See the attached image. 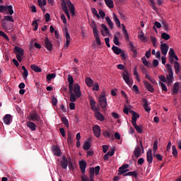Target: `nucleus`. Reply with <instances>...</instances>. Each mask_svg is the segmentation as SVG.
<instances>
[{
  "label": "nucleus",
  "mask_w": 181,
  "mask_h": 181,
  "mask_svg": "<svg viewBox=\"0 0 181 181\" xmlns=\"http://www.w3.org/2000/svg\"><path fill=\"white\" fill-rule=\"evenodd\" d=\"M68 82L69 83V90L70 95V101L71 103L76 102L77 98H80L81 97V90L80 88V85L78 83H74V79H73V76L70 74L68 75ZM73 84H74L73 86Z\"/></svg>",
  "instance_id": "f257e3e1"
},
{
  "label": "nucleus",
  "mask_w": 181,
  "mask_h": 181,
  "mask_svg": "<svg viewBox=\"0 0 181 181\" xmlns=\"http://www.w3.org/2000/svg\"><path fill=\"white\" fill-rule=\"evenodd\" d=\"M92 23L91 28H93V36L95 38L97 45L101 46V40L100 39V36H98V28H97L95 21H92Z\"/></svg>",
  "instance_id": "f03ea898"
},
{
  "label": "nucleus",
  "mask_w": 181,
  "mask_h": 181,
  "mask_svg": "<svg viewBox=\"0 0 181 181\" xmlns=\"http://www.w3.org/2000/svg\"><path fill=\"white\" fill-rule=\"evenodd\" d=\"M165 67L167 69V72L168 73V75L167 76V83L172 84V83H173V69H172V66L169 64H166Z\"/></svg>",
  "instance_id": "7ed1b4c3"
},
{
  "label": "nucleus",
  "mask_w": 181,
  "mask_h": 181,
  "mask_svg": "<svg viewBox=\"0 0 181 181\" xmlns=\"http://www.w3.org/2000/svg\"><path fill=\"white\" fill-rule=\"evenodd\" d=\"M122 77L125 83L129 85V87H132V82L129 80V73L127 70H125L124 72L122 74Z\"/></svg>",
  "instance_id": "20e7f679"
},
{
  "label": "nucleus",
  "mask_w": 181,
  "mask_h": 181,
  "mask_svg": "<svg viewBox=\"0 0 181 181\" xmlns=\"http://www.w3.org/2000/svg\"><path fill=\"white\" fill-rule=\"evenodd\" d=\"M98 102L100 103V105L101 108H105L107 107V97L105 95H100L98 98Z\"/></svg>",
  "instance_id": "39448f33"
},
{
  "label": "nucleus",
  "mask_w": 181,
  "mask_h": 181,
  "mask_svg": "<svg viewBox=\"0 0 181 181\" xmlns=\"http://www.w3.org/2000/svg\"><path fill=\"white\" fill-rule=\"evenodd\" d=\"M59 163L63 169H67V167L69 166V160H67V157H66L65 155L62 156Z\"/></svg>",
  "instance_id": "423d86ee"
},
{
  "label": "nucleus",
  "mask_w": 181,
  "mask_h": 181,
  "mask_svg": "<svg viewBox=\"0 0 181 181\" xmlns=\"http://www.w3.org/2000/svg\"><path fill=\"white\" fill-rule=\"evenodd\" d=\"M44 46L48 50V52H52L53 50V44H52V41L49 40V37H46L44 42Z\"/></svg>",
  "instance_id": "0eeeda50"
},
{
  "label": "nucleus",
  "mask_w": 181,
  "mask_h": 181,
  "mask_svg": "<svg viewBox=\"0 0 181 181\" xmlns=\"http://www.w3.org/2000/svg\"><path fill=\"white\" fill-rule=\"evenodd\" d=\"M93 131L94 133L95 136H96V138H100V136H101V128L100 127V126L98 125H95L93 127Z\"/></svg>",
  "instance_id": "6e6552de"
},
{
  "label": "nucleus",
  "mask_w": 181,
  "mask_h": 181,
  "mask_svg": "<svg viewBox=\"0 0 181 181\" xmlns=\"http://www.w3.org/2000/svg\"><path fill=\"white\" fill-rule=\"evenodd\" d=\"M160 50H161L162 54H163L164 56H166V54H168V52L169 50V45H167L166 43H162V42H161Z\"/></svg>",
  "instance_id": "1a4fd4ad"
},
{
  "label": "nucleus",
  "mask_w": 181,
  "mask_h": 181,
  "mask_svg": "<svg viewBox=\"0 0 181 181\" xmlns=\"http://www.w3.org/2000/svg\"><path fill=\"white\" fill-rule=\"evenodd\" d=\"M79 168L81 169V172L83 175H86V168H87V163L82 160L79 161Z\"/></svg>",
  "instance_id": "9d476101"
},
{
  "label": "nucleus",
  "mask_w": 181,
  "mask_h": 181,
  "mask_svg": "<svg viewBox=\"0 0 181 181\" xmlns=\"http://www.w3.org/2000/svg\"><path fill=\"white\" fill-rule=\"evenodd\" d=\"M146 160L148 165L153 162V157L152 156V149L149 148L146 152Z\"/></svg>",
  "instance_id": "9b49d317"
},
{
  "label": "nucleus",
  "mask_w": 181,
  "mask_h": 181,
  "mask_svg": "<svg viewBox=\"0 0 181 181\" xmlns=\"http://www.w3.org/2000/svg\"><path fill=\"white\" fill-rule=\"evenodd\" d=\"M144 84L145 86L146 90L147 91H150V93H153L155 91V88H153V86H152L148 81H144Z\"/></svg>",
  "instance_id": "f8f14e48"
},
{
  "label": "nucleus",
  "mask_w": 181,
  "mask_h": 181,
  "mask_svg": "<svg viewBox=\"0 0 181 181\" xmlns=\"http://www.w3.org/2000/svg\"><path fill=\"white\" fill-rule=\"evenodd\" d=\"M13 53L16 54V56H23L25 54V51L21 47L16 46L14 47Z\"/></svg>",
  "instance_id": "ddd939ff"
},
{
  "label": "nucleus",
  "mask_w": 181,
  "mask_h": 181,
  "mask_svg": "<svg viewBox=\"0 0 181 181\" xmlns=\"http://www.w3.org/2000/svg\"><path fill=\"white\" fill-rule=\"evenodd\" d=\"M3 120L6 125H11V124H12V115L9 114L6 115Z\"/></svg>",
  "instance_id": "4468645a"
},
{
  "label": "nucleus",
  "mask_w": 181,
  "mask_h": 181,
  "mask_svg": "<svg viewBox=\"0 0 181 181\" xmlns=\"http://www.w3.org/2000/svg\"><path fill=\"white\" fill-rule=\"evenodd\" d=\"M29 118L31 119V121H40V116L34 112L30 113Z\"/></svg>",
  "instance_id": "2eb2a0df"
},
{
  "label": "nucleus",
  "mask_w": 181,
  "mask_h": 181,
  "mask_svg": "<svg viewBox=\"0 0 181 181\" xmlns=\"http://www.w3.org/2000/svg\"><path fill=\"white\" fill-rule=\"evenodd\" d=\"M142 104L146 112H149V111H151V107H149L148 100L146 98L142 99Z\"/></svg>",
  "instance_id": "dca6fc26"
},
{
  "label": "nucleus",
  "mask_w": 181,
  "mask_h": 181,
  "mask_svg": "<svg viewBox=\"0 0 181 181\" xmlns=\"http://www.w3.org/2000/svg\"><path fill=\"white\" fill-rule=\"evenodd\" d=\"M89 104L90 105V108L92 110V111H97L98 109V107L95 106V100L94 99H93L91 97L89 98Z\"/></svg>",
  "instance_id": "f3484780"
},
{
  "label": "nucleus",
  "mask_w": 181,
  "mask_h": 181,
  "mask_svg": "<svg viewBox=\"0 0 181 181\" xmlns=\"http://www.w3.org/2000/svg\"><path fill=\"white\" fill-rule=\"evenodd\" d=\"M95 116L96 117L97 119H98V121H104L105 119V117H104V115H103V114H101V112H100V111L98 110H95Z\"/></svg>",
  "instance_id": "a211bd4d"
},
{
  "label": "nucleus",
  "mask_w": 181,
  "mask_h": 181,
  "mask_svg": "<svg viewBox=\"0 0 181 181\" xmlns=\"http://www.w3.org/2000/svg\"><path fill=\"white\" fill-rule=\"evenodd\" d=\"M174 69L175 71V74H180L181 67H180V63H179L177 61H175L174 62Z\"/></svg>",
  "instance_id": "6ab92c4d"
},
{
  "label": "nucleus",
  "mask_w": 181,
  "mask_h": 181,
  "mask_svg": "<svg viewBox=\"0 0 181 181\" xmlns=\"http://www.w3.org/2000/svg\"><path fill=\"white\" fill-rule=\"evenodd\" d=\"M65 37H66V43L64 45L65 47H69V45H70V34L67 31V29L65 30Z\"/></svg>",
  "instance_id": "aec40b11"
},
{
  "label": "nucleus",
  "mask_w": 181,
  "mask_h": 181,
  "mask_svg": "<svg viewBox=\"0 0 181 181\" xmlns=\"http://www.w3.org/2000/svg\"><path fill=\"white\" fill-rule=\"evenodd\" d=\"M135 158H139L142 154L141 153V146H137L134 151Z\"/></svg>",
  "instance_id": "412c9836"
},
{
  "label": "nucleus",
  "mask_w": 181,
  "mask_h": 181,
  "mask_svg": "<svg viewBox=\"0 0 181 181\" xmlns=\"http://www.w3.org/2000/svg\"><path fill=\"white\" fill-rule=\"evenodd\" d=\"M26 125L30 129V131H36L37 126L34 122H27Z\"/></svg>",
  "instance_id": "4be33fe9"
},
{
  "label": "nucleus",
  "mask_w": 181,
  "mask_h": 181,
  "mask_svg": "<svg viewBox=\"0 0 181 181\" xmlns=\"http://www.w3.org/2000/svg\"><path fill=\"white\" fill-rule=\"evenodd\" d=\"M85 83L88 87H93V86H94V81H93L90 77L86 78Z\"/></svg>",
  "instance_id": "5701e85b"
},
{
  "label": "nucleus",
  "mask_w": 181,
  "mask_h": 181,
  "mask_svg": "<svg viewBox=\"0 0 181 181\" xmlns=\"http://www.w3.org/2000/svg\"><path fill=\"white\" fill-rule=\"evenodd\" d=\"M179 82H176L173 85L172 94H177L179 93Z\"/></svg>",
  "instance_id": "b1692460"
},
{
  "label": "nucleus",
  "mask_w": 181,
  "mask_h": 181,
  "mask_svg": "<svg viewBox=\"0 0 181 181\" xmlns=\"http://www.w3.org/2000/svg\"><path fill=\"white\" fill-rule=\"evenodd\" d=\"M112 50L115 54H121V53L123 52L122 49L118 47H116L115 45L112 47Z\"/></svg>",
  "instance_id": "393cba45"
},
{
  "label": "nucleus",
  "mask_w": 181,
  "mask_h": 181,
  "mask_svg": "<svg viewBox=\"0 0 181 181\" xmlns=\"http://www.w3.org/2000/svg\"><path fill=\"white\" fill-rule=\"evenodd\" d=\"M52 152L54 153V155H55L56 156H62V150H60V148L59 147H54L52 149Z\"/></svg>",
  "instance_id": "a878e982"
},
{
  "label": "nucleus",
  "mask_w": 181,
  "mask_h": 181,
  "mask_svg": "<svg viewBox=\"0 0 181 181\" xmlns=\"http://www.w3.org/2000/svg\"><path fill=\"white\" fill-rule=\"evenodd\" d=\"M68 138H67V143L68 145H71L73 144V138H74V135L71 134V132H68Z\"/></svg>",
  "instance_id": "bb28decb"
},
{
  "label": "nucleus",
  "mask_w": 181,
  "mask_h": 181,
  "mask_svg": "<svg viewBox=\"0 0 181 181\" xmlns=\"http://www.w3.org/2000/svg\"><path fill=\"white\" fill-rule=\"evenodd\" d=\"M113 21L115 23V25H117V26H118V28H121V22L119 21V19L118 18V17H117V15L115 13H113Z\"/></svg>",
  "instance_id": "cd10ccee"
},
{
  "label": "nucleus",
  "mask_w": 181,
  "mask_h": 181,
  "mask_svg": "<svg viewBox=\"0 0 181 181\" xmlns=\"http://www.w3.org/2000/svg\"><path fill=\"white\" fill-rule=\"evenodd\" d=\"M95 173L94 168H90L89 170L90 179L89 181H94V174Z\"/></svg>",
  "instance_id": "c85d7f7f"
},
{
  "label": "nucleus",
  "mask_w": 181,
  "mask_h": 181,
  "mask_svg": "<svg viewBox=\"0 0 181 181\" xmlns=\"http://www.w3.org/2000/svg\"><path fill=\"white\" fill-rule=\"evenodd\" d=\"M6 9L7 11V15H13V8L12 7V5L10 6H6Z\"/></svg>",
  "instance_id": "c756f323"
},
{
  "label": "nucleus",
  "mask_w": 181,
  "mask_h": 181,
  "mask_svg": "<svg viewBox=\"0 0 181 181\" xmlns=\"http://www.w3.org/2000/svg\"><path fill=\"white\" fill-rule=\"evenodd\" d=\"M38 5L41 8L42 11H45L44 6H46V0H38Z\"/></svg>",
  "instance_id": "7c9ffc66"
},
{
  "label": "nucleus",
  "mask_w": 181,
  "mask_h": 181,
  "mask_svg": "<svg viewBox=\"0 0 181 181\" xmlns=\"http://www.w3.org/2000/svg\"><path fill=\"white\" fill-rule=\"evenodd\" d=\"M106 22L109 26V28L110 29H113L114 28V23H112V21H111V18L110 17H106Z\"/></svg>",
  "instance_id": "2f4dec72"
},
{
  "label": "nucleus",
  "mask_w": 181,
  "mask_h": 181,
  "mask_svg": "<svg viewBox=\"0 0 181 181\" xmlns=\"http://www.w3.org/2000/svg\"><path fill=\"white\" fill-rule=\"evenodd\" d=\"M30 67L35 73H40L42 71V69L37 65L32 64Z\"/></svg>",
  "instance_id": "473e14b6"
},
{
  "label": "nucleus",
  "mask_w": 181,
  "mask_h": 181,
  "mask_svg": "<svg viewBox=\"0 0 181 181\" xmlns=\"http://www.w3.org/2000/svg\"><path fill=\"white\" fill-rule=\"evenodd\" d=\"M91 148V144L90 141H87L84 143V145L83 146V151H88Z\"/></svg>",
  "instance_id": "72a5a7b5"
},
{
  "label": "nucleus",
  "mask_w": 181,
  "mask_h": 181,
  "mask_svg": "<svg viewBox=\"0 0 181 181\" xmlns=\"http://www.w3.org/2000/svg\"><path fill=\"white\" fill-rule=\"evenodd\" d=\"M124 176H133V177H138V174L136 171H130L124 175Z\"/></svg>",
  "instance_id": "f704fd0d"
},
{
  "label": "nucleus",
  "mask_w": 181,
  "mask_h": 181,
  "mask_svg": "<svg viewBox=\"0 0 181 181\" xmlns=\"http://www.w3.org/2000/svg\"><path fill=\"white\" fill-rule=\"evenodd\" d=\"M61 6H62V9L64 12L66 11H69V8H67V3L66 2V1L62 0Z\"/></svg>",
  "instance_id": "c9c22d12"
},
{
  "label": "nucleus",
  "mask_w": 181,
  "mask_h": 181,
  "mask_svg": "<svg viewBox=\"0 0 181 181\" xmlns=\"http://www.w3.org/2000/svg\"><path fill=\"white\" fill-rule=\"evenodd\" d=\"M134 76L136 77V80L137 81H141V78H139V74H138V71H137V68L136 66H134Z\"/></svg>",
  "instance_id": "e433bc0d"
},
{
  "label": "nucleus",
  "mask_w": 181,
  "mask_h": 181,
  "mask_svg": "<svg viewBox=\"0 0 181 181\" xmlns=\"http://www.w3.org/2000/svg\"><path fill=\"white\" fill-rule=\"evenodd\" d=\"M66 2L68 4L67 5H68L70 12L75 11L74 5L73 4V3H71V1L70 0H67Z\"/></svg>",
  "instance_id": "4c0bfd02"
},
{
  "label": "nucleus",
  "mask_w": 181,
  "mask_h": 181,
  "mask_svg": "<svg viewBox=\"0 0 181 181\" xmlns=\"http://www.w3.org/2000/svg\"><path fill=\"white\" fill-rule=\"evenodd\" d=\"M103 135L105 136V138H110V139H112L114 138V135H111L110 132L107 131L103 132Z\"/></svg>",
  "instance_id": "58836bf2"
},
{
  "label": "nucleus",
  "mask_w": 181,
  "mask_h": 181,
  "mask_svg": "<svg viewBox=\"0 0 181 181\" xmlns=\"http://www.w3.org/2000/svg\"><path fill=\"white\" fill-rule=\"evenodd\" d=\"M105 2L108 8H114V1L112 0H106Z\"/></svg>",
  "instance_id": "ea45409f"
},
{
  "label": "nucleus",
  "mask_w": 181,
  "mask_h": 181,
  "mask_svg": "<svg viewBox=\"0 0 181 181\" xmlns=\"http://www.w3.org/2000/svg\"><path fill=\"white\" fill-rule=\"evenodd\" d=\"M113 43H115L116 46H119V38H118L117 34H115L114 35Z\"/></svg>",
  "instance_id": "a19ab883"
},
{
  "label": "nucleus",
  "mask_w": 181,
  "mask_h": 181,
  "mask_svg": "<svg viewBox=\"0 0 181 181\" xmlns=\"http://www.w3.org/2000/svg\"><path fill=\"white\" fill-rule=\"evenodd\" d=\"M161 37L162 39H163L164 40H169V39H170V35H169V34L166 33H163L161 34Z\"/></svg>",
  "instance_id": "79ce46f5"
},
{
  "label": "nucleus",
  "mask_w": 181,
  "mask_h": 181,
  "mask_svg": "<svg viewBox=\"0 0 181 181\" xmlns=\"http://www.w3.org/2000/svg\"><path fill=\"white\" fill-rule=\"evenodd\" d=\"M61 121H62V122H63L64 124V125L66 126L67 128H69V120L67 119V118L66 117H62L61 118Z\"/></svg>",
  "instance_id": "37998d69"
},
{
  "label": "nucleus",
  "mask_w": 181,
  "mask_h": 181,
  "mask_svg": "<svg viewBox=\"0 0 181 181\" xmlns=\"http://www.w3.org/2000/svg\"><path fill=\"white\" fill-rule=\"evenodd\" d=\"M54 78H56V74H49L47 76V81H51V80Z\"/></svg>",
  "instance_id": "c03bdc74"
},
{
  "label": "nucleus",
  "mask_w": 181,
  "mask_h": 181,
  "mask_svg": "<svg viewBox=\"0 0 181 181\" xmlns=\"http://www.w3.org/2000/svg\"><path fill=\"white\" fill-rule=\"evenodd\" d=\"M156 28L158 29H160L162 28V24H160V23L158 22V21H156L154 23V26H153V29L154 30H156Z\"/></svg>",
  "instance_id": "a18cd8bd"
},
{
  "label": "nucleus",
  "mask_w": 181,
  "mask_h": 181,
  "mask_svg": "<svg viewBox=\"0 0 181 181\" xmlns=\"http://www.w3.org/2000/svg\"><path fill=\"white\" fill-rule=\"evenodd\" d=\"M134 127L139 134H142V126H138V124H136Z\"/></svg>",
  "instance_id": "49530a36"
},
{
  "label": "nucleus",
  "mask_w": 181,
  "mask_h": 181,
  "mask_svg": "<svg viewBox=\"0 0 181 181\" xmlns=\"http://www.w3.org/2000/svg\"><path fill=\"white\" fill-rule=\"evenodd\" d=\"M161 25H162V26H163L164 30H165V31L169 30V25H168V23H166V22H165V21H163V22L161 23Z\"/></svg>",
  "instance_id": "de8ad7c7"
},
{
  "label": "nucleus",
  "mask_w": 181,
  "mask_h": 181,
  "mask_svg": "<svg viewBox=\"0 0 181 181\" xmlns=\"http://www.w3.org/2000/svg\"><path fill=\"white\" fill-rule=\"evenodd\" d=\"M0 36H2L7 42H9V37L4 31H0Z\"/></svg>",
  "instance_id": "09e8293b"
},
{
  "label": "nucleus",
  "mask_w": 181,
  "mask_h": 181,
  "mask_svg": "<svg viewBox=\"0 0 181 181\" xmlns=\"http://www.w3.org/2000/svg\"><path fill=\"white\" fill-rule=\"evenodd\" d=\"M173 155L175 158L177 157V150L176 149V146L174 145L172 146Z\"/></svg>",
  "instance_id": "8fccbe9b"
},
{
  "label": "nucleus",
  "mask_w": 181,
  "mask_h": 181,
  "mask_svg": "<svg viewBox=\"0 0 181 181\" xmlns=\"http://www.w3.org/2000/svg\"><path fill=\"white\" fill-rule=\"evenodd\" d=\"M156 151H158V141H155L153 142V153H156Z\"/></svg>",
  "instance_id": "3c124183"
},
{
  "label": "nucleus",
  "mask_w": 181,
  "mask_h": 181,
  "mask_svg": "<svg viewBox=\"0 0 181 181\" xmlns=\"http://www.w3.org/2000/svg\"><path fill=\"white\" fill-rule=\"evenodd\" d=\"M92 11V13H93V15H95V17L98 18V19H100V14H98V13L97 12V9H95V8H91Z\"/></svg>",
  "instance_id": "603ef678"
},
{
  "label": "nucleus",
  "mask_w": 181,
  "mask_h": 181,
  "mask_svg": "<svg viewBox=\"0 0 181 181\" xmlns=\"http://www.w3.org/2000/svg\"><path fill=\"white\" fill-rule=\"evenodd\" d=\"M93 86V91H98V90H100V86H98V83H95Z\"/></svg>",
  "instance_id": "864d4df0"
},
{
  "label": "nucleus",
  "mask_w": 181,
  "mask_h": 181,
  "mask_svg": "<svg viewBox=\"0 0 181 181\" xmlns=\"http://www.w3.org/2000/svg\"><path fill=\"white\" fill-rule=\"evenodd\" d=\"M129 47L132 52H136V47L134 46V44L132 42L129 43Z\"/></svg>",
  "instance_id": "5fc2aeb1"
},
{
  "label": "nucleus",
  "mask_w": 181,
  "mask_h": 181,
  "mask_svg": "<svg viewBox=\"0 0 181 181\" xmlns=\"http://www.w3.org/2000/svg\"><path fill=\"white\" fill-rule=\"evenodd\" d=\"M141 62H142L143 64H144V66H146V67H147V66H149V62H148V60H146V58L145 57H143L141 58Z\"/></svg>",
  "instance_id": "6e6d98bb"
},
{
  "label": "nucleus",
  "mask_w": 181,
  "mask_h": 181,
  "mask_svg": "<svg viewBox=\"0 0 181 181\" xmlns=\"http://www.w3.org/2000/svg\"><path fill=\"white\" fill-rule=\"evenodd\" d=\"M101 28L104 29L106 35H110V30H108V28H107V25H105V24H101Z\"/></svg>",
  "instance_id": "4d7b16f0"
},
{
  "label": "nucleus",
  "mask_w": 181,
  "mask_h": 181,
  "mask_svg": "<svg viewBox=\"0 0 181 181\" xmlns=\"http://www.w3.org/2000/svg\"><path fill=\"white\" fill-rule=\"evenodd\" d=\"M159 84H160L163 91H165V93H167L168 87H166V85L162 82H159Z\"/></svg>",
  "instance_id": "13d9d810"
},
{
  "label": "nucleus",
  "mask_w": 181,
  "mask_h": 181,
  "mask_svg": "<svg viewBox=\"0 0 181 181\" xmlns=\"http://www.w3.org/2000/svg\"><path fill=\"white\" fill-rule=\"evenodd\" d=\"M22 76L24 80H26L28 78V76H29V72L28 71V69H25V71H23Z\"/></svg>",
  "instance_id": "bf43d9fd"
},
{
  "label": "nucleus",
  "mask_w": 181,
  "mask_h": 181,
  "mask_svg": "<svg viewBox=\"0 0 181 181\" xmlns=\"http://www.w3.org/2000/svg\"><path fill=\"white\" fill-rule=\"evenodd\" d=\"M153 156H154V158H156V159H158V160H163V157L162 156H160V154H157L156 153H154Z\"/></svg>",
  "instance_id": "052dcab7"
},
{
  "label": "nucleus",
  "mask_w": 181,
  "mask_h": 181,
  "mask_svg": "<svg viewBox=\"0 0 181 181\" xmlns=\"http://www.w3.org/2000/svg\"><path fill=\"white\" fill-rule=\"evenodd\" d=\"M32 25L34 26V31L36 32L37 30V21L34 20L32 23Z\"/></svg>",
  "instance_id": "680f3d73"
},
{
  "label": "nucleus",
  "mask_w": 181,
  "mask_h": 181,
  "mask_svg": "<svg viewBox=\"0 0 181 181\" xmlns=\"http://www.w3.org/2000/svg\"><path fill=\"white\" fill-rule=\"evenodd\" d=\"M4 21H8V22H13V18L11 16H4Z\"/></svg>",
  "instance_id": "e2e57ef3"
},
{
  "label": "nucleus",
  "mask_w": 181,
  "mask_h": 181,
  "mask_svg": "<svg viewBox=\"0 0 181 181\" xmlns=\"http://www.w3.org/2000/svg\"><path fill=\"white\" fill-rule=\"evenodd\" d=\"M100 169H101V167H100V165H98L94 168L95 176H98V175H99Z\"/></svg>",
  "instance_id": "0e129e2a"
},
{
  "label": "nucleus",
  "mask_w": 181,
  "mask_h": 181,
  "mask_svg": "<svg viewBox=\"0 0 181 181\" xmlns=\"http://www.w3.org/2000/svg\"><path fill=\"white\" fill-rule=\"evenodd\" d=\"M127 172H128V170L121 169V168H119L118 175H125V173H127Z\"/></svg>",
  "instance_id": "69168bd1"
},
{
  "label": "nucleus",
  "mask_w": 181,
  "mask_h": 181,
  "mask_svg": "<svg viewBox=\"0 0 181 181\" xmlns=\"http://www.w3.org/2000/svg\"><path fill=\"white\" fill-rule=\"evenodd\" d=\"M151 42H152V43H153V46L154 47H156V37H153V36H151Z\"/></svg>",
  "instance_id": "338daca9"
},
{
  "label": "nucleus",
  "mask_w": 181,
  "mask_h": 181,
  "mask_svg": "<svg viewBox=\"0 0 181 181\" xmlns=\"http://www.w3.org/2000/svg\"><path fill=\"white\" fill-rule=\"evenodd\" d=\"M81 180L82 181H90V178L88 177H87V175H82L81 176Z\"/></svg>",
  "instance_id": "774afa93"
}]
</instances>
